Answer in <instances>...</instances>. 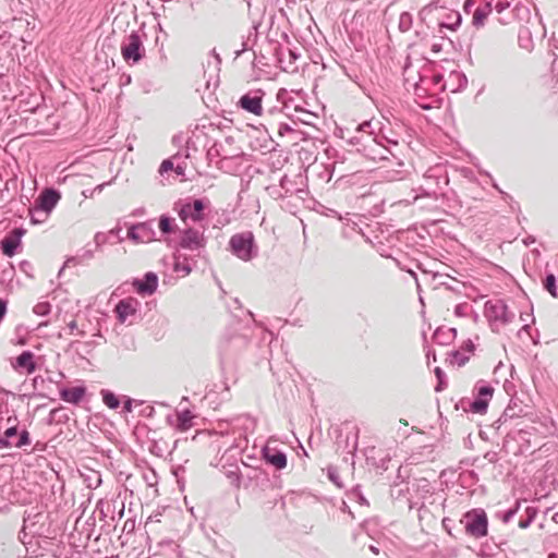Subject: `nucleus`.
<instances>
[{
	"label": "nucleus",
	"instance_id": "obj_40",
	"mask_svg": "<svg viewBox=\"0 0 558 558\" xmlns=\"http://www.w3.org/2000/svg\"><path fill=\"white\" fill-rule=\"evenodd\" d=\"M469 310H470V305L468 303H461L454 307V314L457 316L464 317L468 315Z\"/></svg>",
	"mask_w": 558,
	"mask_h": 558
},
{
	"label": "nucleus",
	"instance_id": "obj_19",
	"mask_svg": "<svg viewBox=\"0 0 558 558\" xmlns=\"http://www.w3.org/2000/svg\"><path fill=\"white\" fill-rule=\"evenodd\" d=\"M20 244L21 242L8 234L4 239L1 240L0 248L5 256L12 257L16 254Z\"/></svg>",
	"mask_w": 558,
	"mask_h": 558
},
{
	"label": "nucleus",
	"instance_id": "obj_46",
	"mask_svg": "<svg viewBox=\"0 0 558 558\" xmlns=\"http://www.w3.org/2000/svg\"><path fill=\"white\" fill-rule=\"evenodd\" d=\"M172 168H173V163H172V161H171V160H169V159H167V160H163V161L161 162L159 171H160L161 173H163V172H167V171L171 170Z\"/></svg>",
	"mask_w": 558,
	"mask_h": 558
},
{
	"label": "nucleus",
	"instance_id": "obj_49",
	"mask_svg": "<svg viewBox=\"0 0 558 558\" xmlns=\"http://www.w3.org/2000/svg\"><path fill=\"white\" fill-rule=\"evenodd\" d=\"M430 49H432V51H433L434 53H438V52H440V51H441V49H442V45H441V44H438V43H435V44H433V45H432V48H430Z\"/></svg>",
	"mask_w": 558,
	"mask_h": 558
},
{
	"label": "nucleus",
	"instance_id": "obj_47",
	"mask_svg": "<svg viewBox=\"0 0 558 558\" xmlns=\"http://www.w3.org/2000/svg\"><path fill=\"white\" fill-rule=\"evenodd\" d=\"M451 523L452 520L449 518H444L441 521L442 527L446 530V532L451 535Z\"/></svg>",
	"mask_w": 558,
	"mask_h": 558
},
{
	"label": "nucleus",
	"instance_id": "obj_50",
	"mask_svg": "<svg viewBox=\"0 0 558 558\" xmlns=\"http://www.w3.org/2000/svg\"><path fill=\"white\" fill-rule=\"evenodd\" d=\"M289 131H292V129L288 124L281 123L279 125V133L280 134H283V132H289Z\"/></svg>",
	"mask_w": 558,
	"mask_h": 558
},
{
	"label": "nucleus",
	"instance_id": "obj_63",
	"mask_svg": "<svg viewBox=\"0 0 558 558\" xmlns=\"http://www.w3.org/2000/svg\"><path fill=\"white\" fill-rule=\"evenodd\" d=\"M369 549H371V551H373L375 555H378V554H379V549H378L376 546H374V545H371V546H369Z\"/></svg>",
	"mask_w": 558,
	"mask_h": 558
},
{
	"label": "nucleus",
	"instance_id": "obj_36",
	"mask_svg": "<svg viewBox=\"0 0 558 558\" xmlns=\"http://www.w3.org/2000/svg\"><path fill=\"white\" fill-rule=\"evenodd\" d=\"M124 402H123V412L124 413H131L133 411V404H142L143 401L132 399L128 396H123Z\"/></svg>",
	"mask_w": 558,
	"mask_h": 558
},
{
	"label": "nucleus",
	"instance_id": "obj_13",
	"mask_svg": "<svg viewBox=\"0 0 558 558\" xmlns=\"http://www.w3.org/2000/svg\"><path fill=\"white\" fill-rule=\"evenodd\" d=\"M262 456L266 463L277 470H282L287 466V454L276 447H271L269 444L263 448Z\"/></svg>",
	"mask_w": 558,
	"mask_h": 558
},
{
	"label": "nucleus",
	"instance_id": "obj_1",
	"mask_svg": "<svg viewBox=\"0 0 558 558\" xmlns=\"http://www.w3.org/2000/svg\"><path fill=\"white\" fill-rule=\"evenodd\" d=\"M229 247L238 258L248 262L257 256L258 250L252 232L236 233L230 238Z\"/></svg>",
	"mask_w": 558,
	"mask_h": 558
},
{
	"label": "nucleus",
	"instance_id": "obj_42",
	"mask_svg": "<svg viewBox=\"0 0 558 558\" xmlns=\"http://www.w3.org/2000/svg\"><path fill=\"white\" fill-rule=\"evenodd\" d=\"M524 512H525L524 518L530 519V522L532 523L537 514V510L534 507L526 506Z\"/></svg>",
	"mask_w": 558,
	"mask_h": 558
},
{
	"label": "nucleus",
	"instance_id": "obj_57",
	"mask_svg": "<svg viewBox=\"0 0 558 558\" xmlns=\"http://www.w3.org/2000/svg\"><path fill=\"white\" fill-rule=\"evenodd\" d=\"M94 194H95V193H94V191H93V190H85V191H83V195H84V197H86V198H87V197H93V196H94Z\"/></svg>",
	"mask_w": 558,
	"mask_h": 558
},
{
	"label": "nucleus",
	"instance_id": "obj_34",
	"mask_svg": "<svg viewBox=\"0 0 558 558\" xmlns=\"http://www.w3.org/2000/svg\"><path fill=\"white\" fill-rule=\"evenodd\" d=\"M520 507H521V501L517 500L514 506L510 509H508L507 511H505L500 517H501V520L505 522V523H508L510 522L513 517L518 513V511L520 510Z\"/></svg>",
	"mask_w": 558,
	"mask_h": 558
},
{
	"label": "nucleus",
	"instance_id": "obj_58",
	"mask_svg": "<svg viewBox=\"0 0 558 558\" xmlns=\"http://www.w3.org/2000/svg\"><path fill=\"white\" fill-rule=\"evenodd\" d=\"M495 9L497 10V12H499V13H500V12H502V11H504V9H505V4H504V3H501V2H498V3L496 4Z\"/></svg>",
	"mask_w": 558,
	"mask_h": 558
},
{
	"label": "nucleus",
	"instance_id": "obj_26",
	"mask_svg": "<svg viewBox=\"0 0 558 558\" xmlns=\"http://www.w3.org/2000/svg\"><path fill=\"white\" fill-rule=\"evenodd\" d=\"M524 413V410L521 404L518 403V399L511 398L508 407L506 408L504 412V416L506 417H514L520 416Z\"/></svg>",
	"mask_w": 558,
	"mask_h": 558
},
{
	"label": "nucleus",
	"instance_id": "obj_62",
	"mask_svg": "<svg viewBox=\"0 0 558 558\" xmlns=\"http://www.w3.org/2000/svg\"><path fill=\"white\" fill-rule=\"evenodd\" d=\"M119 232H120V229L119 228H116V229H112L109 231V235H119Z\"/></svg>",
	"mask_w": 558,
	"mask_h": 558
},
{
	"label": "nucleus",
	"instance_id": "obj_30",
	"mask_svg": "<svg viewBox=\"0 0 558 558\" xmlns=\"http://www.w3.org/2000/svg\"><path fill=\"white\" fill-rule=\"evenodd\" d=\"M369 149V153H368V156L369 158H372L373 160H384V159H388V156L386 155V153H390L392 154L388 148L386 147H380V146H375V147H368Z\"/></svg>",
	"mask_w": 558,
	"mask_h": 558
},
{
	"label": "nucleus",
	"instance_id": "obj_45",
	"mask_svg": "<svg viewBox=\"0 0 558 558\" xmlns=\"http://www.w3.org/2000/svg\"><path fill=\"white\" fill-rule=\"evenodd\" d=\"M359 130L362 131V132L368 133L369 137L374 133V131L372 130V123L369 121H366V122L360 124Z\"/></svg>",
	"mask_w": 558,
	"mask_h": 558
},
{
	"label": "nucleus",
	"instance_id": "obj_3",
	"mask_svg": "<svg viewBox=\"0 0 558 558\" xmlns=\"http://www.w3.org/2000/svg\"><path fill=\"white\" fill-rule=\"evenodd\" d=\"M121 54L129 64H136L145 57V48L138 32L133 31L123 39Z\"/></svg>",
	"mask_w": 558,
	"mask_h": 558
},
{
	"label": "nucleus",
	"instance_id": "obj_7",
	"mask_svg": "<svg viewBox=\"0 0 558 558\" xmlns=\"http://www.w3.org/2000/svg\"><path fill=\"white\" fill-rule=\"evenodd\" d=\"M29 444V433L26 429H22L21 432H19L16 425H11L0 436V449L22 448Z\"/></svg>",
	"mask_w": 558,
	"mask_h": 558
},
{
	"label": "nucleus",
	"instance_id": "obj_21",
	"mask_svg": "<svg viewBox=\"0 0 558 558\" xmlns=\"http://www.w3.org/2000/svg\"><path fill=\"white\" fill-rule=\"evenodd\" d=\"M94 257V251L90 250V248H86L84 250L81 254H77L75 256H71L69 257L64 265H63V268L64 267H69V266H76V265H80L82 264L83 262L85 260H89Z\"/></svg>",
	"mask_w": 558,
	"mask_h": 558
},
{
	"label": "nucleus",
	"instance_id": "obj_56",
	"mask_svg": "<svg viewBox=\"0 0 558 558\" xmlns=\"http://www.w3.org/2000/svg\"><path fill=\"white\" fill-rule=\"evenodd\" d=\"M414 90L416 95H421L423 92H425L424 88H422L418 84L414 85Z\"/></svg>",
	"mask_w": 558,
	"mask_h": 558
},
{
	"label": "nucleus",
	"instance_id": "obj_59",
	"mask_svg": "<svg viewBox=\"0 0 558 558\" xmlns=\"http://www.w3.org/2000/svg\"><path fill=\"white\" fill-rule=\"evenodd\" d=\"M245 50H246V44H245V43H243V44H242V49H241V50H236V51H235V57L238 58V57H239L243 51H245Z\"/></svg>",
	"mask_w": 558,
	"mask_h": 558
},
{
	"label": "nucleus",
	"instance_id": "obj_27",
	"mask_svg": "<svg viewBox=\"0 0 558 558\" xmlns=\"http://www.w3.org/2000/svg\"><path fill=\"white\" fill-rule=\"evenodd\" d=\"M374 146L385 147V143L398 146L399 142L395 137L387 136L385 134H377L371 138Z\"/></svg>",
	"mask_w": 558,
	"mask_h": 558
},
{
	"label": "nucleus",
	"instance_id": "obj_18",
	"mask_svg": "<svg viewBox=\"0 0 558 558\" xmlns=\"http://www.w3.org/2000/svg\"><path fill=\"white\" fill-rule=\"evenodd\" d=\"M492 10V0H486V2L483 5L476 8L473 14V25L476 27L483 26L486 17L490 14Z\"/></svg>",
	"mask_w": 558,
	"mask_h": 558
},
{
	"label": "nucleus",
	"instance_id": "obj_33",
	"mask_svg": "<svg viewBox=\"0 0 558 558\" xmlns=\"http://www.w3.org/2000/svg\"><path fill=\"white\" fill-rule=\"evenodd\" d=\"M50 311L51 304L48 301L39 302L33 308L34 314H36L37 316H47L50 313Z\"/></svg>",
	"mask_w": 558,
	"mask_h": 558
},
{
	"label": "nucleus",
	"instance_id": "obj_9",
	"mask_svg": "<svg viewBox=\"0 0 558 558\" xmlns=\"http://www.w3.org/2000/svg\"><path fill=\"white\" fill-rule=\"evenodd\" d=\"M248 340L244 336H232L223 340L220 344V354L223 360H232L238 353L246 348Z\"/></svg>",
	"mask_w": 558,
	"mask_h": 558
},
{
	"label": "nucleus",
	"instance_id": "obj_20",
	"mask_svg": "<svg viewBox=\"0 0 558 558\" xmlns=\"http://www.w3.org/2000/svg\"><path fill=\"white\" fill-rule=\"evenodd\" d=\"M194 415L190 410H184L178 413L177 416V428L181 432H185L192 427V421Z\"/></svg>",
	"mask_w": 558,
	"mask_h": 558
},
{
	"label": "nucleus",
	"instance_id": "obj_37",
	"mask_svg": "<svg viewBox=\"0 0 558 558\" xmlns=\"http://www.w3.org/2000/svg\"><path fill=\"white\" fill-rule=\"evenodd\" d=\"M238 421L239 422L240 421L243 422L242 425H243L245 430H250V429L253 430L255 428L256 421L253 417L248 416V415L240 416L238 418Z\"/></svg>",
	"mask_w": 558,
	"mask_h": 558
},
{
	"label": "nucleus",
	"instance_id": "obj_23",
	"mask_svg": "<svg viewBox=\"0 0 558 558\" xmlns=\"http://www.w3.org/2000/svg\"><path fill=\"white\" fill-rule=\"evenodd\" d=\"M462 17L459 12H451L447 15V21L439 23L440 31L442 28L456 31L461 24Z\"/></svg>",
	"mask_w": 558,
	"mask_h": 558
},
{
	"label": "nucleus",
	"instance_id": "obj_60",
	"mask_svg": "<svg viewBox=\"0 0 558 558\" xmlns=\"http://www.w3.org/2000/svg\"><path fill=\"white\" fill-rule=\"evenodd\" d=\"M493 186H494V187H495L499 193H501V194L504 195V197H505V198H506V197H509V195H508L507 193H505L504 191H501V190L499 189V186H498L496 183H494V184H493Z\"/></svg>",
	"mask_w": 558,
	"mask_h": 558
},
{
	"label": "nucleus",
	"instance_id": "obj_61",
	"mask_svg": "<svg viewBox=\"0 0 558 558\" xmlns=\"http://www.w3.org/2000/svg\"><path fill=\"white\" fill-rule=\"evenodd\" d=\"M493 186H494V187H495L499 193H501V194L504 195V197H505V198H506V197H509V195H508L507 193H505L504 191H501V190L499 189V186H498L496 183H494V184H493Z\"/></svg>",
	"mask_w": 558,
	"mask_h": 558
},
{
	"label": "nucleus",
	"instance_id": "obj_15",
	"mask_svg": "<svg viewBox=\"0 0 558 558\" xmlns=\"http://www.w3.org/2000/svg\"><path fill=\"white\" fill-rule=\"evenodd\" d=\"M60 198L61 195L57 190L46 189L40 193V195L36 199V206L49 215L50 211L56 207Z\"/></svg>",
	"mask_w": 558,
	"mask_h": 558
},
{
	"label": "nucleus",
	"instance_id": "obj_64",
	"mask_svg": "<svg viewBox=\"0 0 558 558\" xmlns=\"http://www.w3.org/2000/svg\"><path fill=\"white\" fill-rule=\"evenodd\" d=\"M289 56H290V58H291V59H293V60H295V59L299 57V56H298V53H295V52H294V51H292V50H289Z\"/></svg>",
	"mask_w": 558,
	"mask_h": 558
},
{
	"label": "nucleus",
	"instance_id": "obj_4",
	"mask_svg": "<svg viewBox=\"0 0 558 558\" xmlns=\"http://www.w3.org/2000/svg\"><path fill=\"white\" fill-rule=\"evenodd\" d=\"M485 316L490 323L507 325L512 322L514 314L508 311L502 300L487 301L485 303Z\"/></svg>",
	"mask_w": 558,
	"mask_h": 558
},
{
	"label": "nucleus",
	"instance_id": "obj_55",
	"mask_svg": "<svg viewBox=\"0 0 558 558\" xmlns=\"http://www.w3.org/2000/svg\"><path fill=\"white\" fill-rule=\"evenodd\" d=\"M341 510L344 511V512H348L352 518H354L353 513L351 512V510L349 508V506L344 501L342 502Z\"/></svg>",
	"mask_w": 558,
	"mask_h": 558
},
{
	"label": "nucleus",
	"instance_id": "obj_10",
	"mask_svg": "<svg viewBox=\"0 0 558 558\" xmlns=\"http://www.w3.org/2000/svg\"><path fill=\"white\" fill-rule=\"evenodd\" d=\"M264 93L260 89H256L243 95L238 105L243 110L253 113L255 116H262L263 113V100Z\"/></svg>",
	"mask_w": 558,
	"mask_h": 558
},
{
	"label": "nucleus",
	"instance_id": "obj_12",
	"mask_svg": "<svg viewBox=\"0 0 558 558\" xmlns=\"http://www.w3.org/2000/svg\"><path fill=\"white\" fill-rule=\"evenodd\" d=\"M138 304V301L134 298H126L119 301V303L114 307V313L117 315L118 320L121 324H124L128 322L130 317L135 316Z\"/></svg>",
	"mask_w": 558,
	"mask_h": 558
},
{
	"label": "nucleus",
	"instance_id": "obj_32",
	"mask_svg": "<svg viewBox=\"0 0 558 558\" xmlns=\"http://www.w3.org/2000/svg\"><path fill=\"white\" fill-rule=\"evenodd\" d=\"M544 288L555 298L558 296L556 289V277L553 274H548L544 281Z\"/></svg>",
	"mask_w": 558,
	"mask_h": 558
},
{
	"label": "nucleus",
	"instance_id": "obj_28",
	"mask_svg": "<svg viewBox=\"0 0 558 558\" xmlns=\"http://www.w3.org/2000/svg\"><path fill=\"white\" fill-rule=\"evenodd\" d=\"M413 24V17L409 12H402L399 16L398 27L399 31L405 33L411 29Z\"/></svg>",
	"mask_w": 558,
	"mask_h": 558
},
{
	"label": "nucleus",
	"instance_id": "obj_22",
	"mask_svg": "<svg viewBox=\"0 0 558 558\" xmlns=\"http://www.w3.org/2000/svg\"><path fill=\"white\" fill-rule=\"evenodd\" d=\"M100 396L104 404L107 408L116 410L120 407V399L111 390L101 389Z\"/></svg>",
	"mask_w": 558,
	"mask_h": 558
},
{
	"label": "nucleus",
	"instance_id": "obj_38",
	"mask_svg": "<svg viewBox=\"0 0 558 558\" xmlns=\"http://www.w3.org/2000/svg\"><path fill=\"white\" fill-rule=\"evenodd\" d=\"M434 372L438 379V385L436 387V390L440 391L444 389L442 385L445 384L446 374L440 367H436Z\"/></svg>",
	"mask_w": 558,
	"mask_h": 558
},
{
	"label": "nucleus",
	"instance_id": "obj_41",
	"mask_svg": "<svg viewBox=\"0 0 558 558\" xmlns=\"http://www.w3.org/2000/svg\"><path fill=\"white\" fill-rule=\"evenodd\" d=\"M25 229L23 228H14L9 232V235L21 242L22 236L25 234Z\"/></svg>",
	"mask_w": 558,
	"mask_h": 558
},
{
	"label": "nucleus",
	"instance_id": "obj_16",
	"mask_svg": "<svg viewBox=\"0 0 558 558\" xmlns=\"http://www.w3.org/2000/svg\"><path fill=\"white\" fill-rule=\"evenodd\" d=\"M12 367L21 373L33 374L37 368L35 354L32 351H23L15 361L12 362Z\"/></svg>",
	"mask_w": 558,
	"mask_h": 558
},
{
	"label": "nucleus",
	"instance_id": "obj_35",
	"mask_svg": "<svg viewBox=\"0 0 558 558\" xmlns=\"http://www.w3.org/2000/svg\"><path fill=\"white\" fill-rule=\"evenodd\" d=\"M350 498L353 499V500H356L360 505L362 506H366L367 505V500L366 498L363 496L361 489L359 486L354 487L351 493H350Z\"/></svg>",
	"mask_w": 558,
	"mask_h": 558
},
{
	"label": "nucleus",
	"instance_id": "obj_2",
	"mask_svg": "<svg viewBox=\"0 0 558 558\" xmlns=\"http://www.w3.org/2000/svg\"><path fill=\"white\" fill-rule=\"evenodd\" d=\"M461 523L464 524L465 532L474 538H482L488 533V519L483 509L468 511Z\"/></svg>",
	"mask_w": 558,
	"mask_h": 558
},
{
	"label": "nucleus",
	"instance_id": "obj_14",
	"mask_svg": "<svg viewBox=\"0 0 558 558\" xmlns=\"http://www.w3.org/2000/svg\"><path fill=\"white\" fill-rule=\"evenodd\" d=\"M133 286L140 294L151 295L157 290L158 277L155 272L148 271L143 279H135Z\"/></svg>",
	"mask_w": 558,
	"mask_h": 558
},
{
	"label": "nucleus",
	"instance_id": "obj_29",
	"mask_svg": "<svg viewBox=\"0 0 558 558\" xmlns=\"http://www.w3.org/2000/svg\"><path fill=\"white\" fill-rule=\"evenodd\" d=\"M29 216L33 225L43 223L48 218V214L36 205L33 209H29Z\"/></svg>",
	"mask_w": 558,
	"mask_h": 558
},
{
	"label": "nucleus",
	"instance_id": "obj_31",
	"mask_svg": "<svg viewBox=\"0 0 558 558\" xmlns=\"http://www.w3.org/2000/svg\"><path fill=\"white\" fill-rule=\"evenodd\" d=\"M174 271L181 272L184 276H187L192 271V267L186 258L180 260V257L177 258L173 266Z\"/></svg>",
	"mask_w": 558,
	"mask_h": 558
},
{
	"label": "nucleus",
	"instance_id": "obj_5",
	"mask_svg": "<svg viewBox=\"0 0 558 558\" xmlns=\"http://www.w3.org/2000/svg\"><path fill=\"white\" fill-rule=\"evenodd\" d=\"M207 239L204 231L196 228H185L180 232L179 245L181 248L199 252L206 246Z\"/></svg>",
	"mask_w": 558,
	"mask_h": 558
},
{
	"label": "nucleus",
	"instance_id": "obj_6",
	"mask_svg": "<svg viewBox=\"0 0 558 558\" xmlns=\"http://www.w3.org/2000/svg\"><path fill=\"white\" fill-rule=\"evenodd\" d=\"M474 390L476 391V396L469 404L470 411L476 414H484L487 411L489 400L493 398L494 388L481 380L476 383Z\"/></svg>",
	"mask_w": 558,
	"mask_h": 558
},
{
	"label": "nucleus",
	"instance_id": "obj_11",
	"mask_svg": "<svg viewBox=\"0 0 558 558\" xmlns=\"http://www.w3.org/2000/svg\"><path fill=\"white\" fill-rule=\"evenodd\" d=\"M204 209V201L194 199L192 203H185L181 206V208L179 209V217L184 222H186L187 220H192L194 222L201 221L203 219Z\"/></svg>",
	"mask_w": 558,
	"mask_h": 558
},
{
	"label": "nucleus",
	"instance_id": "obj_8",
	"mask_svg": "<svg viewBox=\"0 0 558 558\" xmlns=\"http://www.w3.org/2000/svg\"><path fill=\"white\" fill-rule=\"evenodd\" d=\"M128 238L136 243H149L156 240L154 220L132 225L128 229Z\"/></svg>",
	"mask_w": 558,
	"mask_h": 558
},
{
	"label": "nucleus",
	"instance_id": "obj_51",
	"mask_svg": "<svg viewBox=\"0 0 558 558\" xmlns=\"http://www.w3.org/2000/svg\"><path fill=\"white\" fill-rule=\"evenodd\" d=\"M463 349H465V350H468V351L472 352V351L474 350V344H473V342H472L471 340H468V341L464 343Z\"/></svg>",
	"mask_w": 558,
	"mask_h": 558
},
{
	"label": "nucleus",
	"instance_id": "obj_48",
	"mask_svg": "<svg viewBox=\"0 0 558 558\" xmlns=\"http://www.w3.org/2000/svg\"><path fill=\"white\" fill-rule=\"evenodd\" d=\"M518 525L520 529H526L531 525L530 519H525L524 517H521Z\"/></svg>",
	"mask_w": 558,
	"mask_h": 558
},
{
	"label": "nucleus",
	"instance_id": "obj_17",
	"mask_svg": "<svg viewBox=\"0 0 558 558\" xmlns=\"http://www.w3.org/2000/svg\"><path fill=\"white\" fill-rule=\"evenodd\" d=\"M86 395L85 386L64 387L60 389V398L66 403L78 404Z\"/></svg>",
	"mask_w": 558,
	"mask_h": 558
},
{
	"label": "nucleus",
	"instance_id": "obj_25",
	"mask_svg": "<svg viewBox=\"0 0 558 558\" xmlns=\"http://www.w3.org/2000/svg\"><path fill=\"white\" fill-rule=\"evenodd\" d=\"M280 192L278 193L279 197H286L291 195L294 191H298L294 187V182L289 179L287 175H283L280 180Z\"/></svg>",
	"mask_w": 558,
	"mask_h": 558
},
{
	"label": "nucleus",
	"instance_id": "obj_54",
	"mask_svg": "<svg viewBox=\"0 0 558 558\" xmlns=\"http://www.w3.org/2000/svg\"><path fill=\"white\" fill-rule=\"evenodd\" d=\"M229 477H234L233 482L239 486L240 485V475L238 473H230Z\"/></svg>",
	"mask_w": 558,
	"mask_h": 558
},
{
	"label": "nucleus",
	"instance_id": "obj_44",
	"mask_svg": "<svg viewBox=\"0 0 558 558\" xmlns=\"http://www.w3.org/2000/svg\"><path fill=\"white\" fill-rule=\"evenodd\" d=\"M328 477L329 480L335 483L338 487H341V483L339 482V475L336 470H328Z\"/></svg>",
	"mask_w": 558,
	"mask_h": 558
},
{
	"label": "nucleus",
	"instance_id": "obj_39",
	"mask_svg": "<svg viewBox=\"0 0 558 558\" xmlns=\"http://www.w3.org/2000/svg\"><path fill=\"white\" fill-rule=\"evenodd\" d=\"M108 236L109 234L107 233L97 232L94 236L96 247H101L102 245H105L108 241Z\"/></svg>",
	"mask_w": 558,
	"mask_h": 558
},
{
	"label": "nucleus",
	"instance_id": "obj_53",
	"mask_svg": "<svg viewBox=\"0 0 558 558\" xmlns=\"http://www.w3.org/2000/svg\"><path fill=\"white\" fill-rule=\"evenodd\" d=\"M110 182H108L109 184ZM107 183L98 184L95 189H93L94 193H101Z\"/></svg>",
	"mask_w": 558,
	"mask_h": 558
},
{
	"label": "nucleus",
	"instance_id": "obj_52",
	"mask_svg": "<svg viewBox=\"0 0 558 558\" xmlns=\"http://www.w3.org/2000/svg\"><path fill=\"white\" fill-rule=\"evenodd\" d=\"M68 328L70 329V332L73 333L74 330L77 329V324L75 320H71L69 324H68Z\"/></svg>",
	"mask_w": 558,
	"mask_h": 558
},
{
	"label": "nucleus",
	"instance_id": "obj_43",
	"mask_svg": "<svg viewBox=\"0 0 558 558\" xmlns=\"http://www.w3.org/2000/svg\"><path fill=\"white\" fill-rule=\"evenodd\" d=\"M453 359L458 363V365H460V366L464 365L468 362V360H469L468 356H465L463 353H461L459 351H456L453 353Z\"/></svg>",
	"mask_w": 558,
	"mask_h": 558
},
{
	"label": "nucleus",
	"instance_id": "obj_24",
	"mask_svg": "<svg viewBox=\"0 0 558 558\" xmlns=\"http://www.w3.org/2000/svg\"><path fill=\"white\" fill-rule=\"evenodd\" d=\"M175 220L169 216L162 215L159 218V229L162 234H170L175 231Z\"/></svg>",
	"mask_w": 558,
	"mask_h": 558
}]
</instances>
